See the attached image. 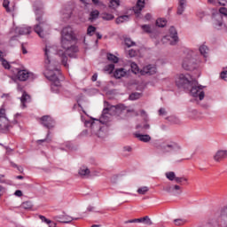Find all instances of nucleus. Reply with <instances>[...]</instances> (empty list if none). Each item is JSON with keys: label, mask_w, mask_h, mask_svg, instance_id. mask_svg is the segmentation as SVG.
<instances>
[{"label": "nucleus", "mask_w": 227, "mask_h": 227, "mask_svg": "<svg viewBox=\"0 0 227 227\" xmlns=\"http://www.w3.org/2000/svg\"><path fill=\"white\" fill-rule=\"evenodd\" d=\"M165 38L169 40L172 39L170 42V45H176L178 43V32H176V28L175 27H170L169 28V35H166Z\"/></svg>", "instance_id": "nucleus-12"}, {"label": "nucleus", "mask_w": 227, "mask_h": 227, "mask_svg": "<svg viewBox=\"0 0 227 227\" xmlns=\"http://www.w3.org/2000/svg\"><path fill=\"white\" fill-rule=\"evenodd\" d=\"M145 19L146 20H152V14H150V13L145 14Z\"/></svg>", "instance_id": "nucleus-62"}, {"label": "nucleus", "mask_w": 227, "mask_h": 227, "mask_svg": "<svg viewBox=\"0 0 227 227\" xmlns=\"http://www.w3.org/2000/svg\"><path fill=\"white\" fill-rule=\"evenodd\" d=\"M105 72H107L108 74H113L114 71V64H109L105 67L104 68Z\"/></svg>", "instance_id": "nucleus-37"}, {"label": "nucleus", "mask_w": 227, "mask_h": 227, "mask_svg": "<svg viewBox=\"0 0 227 227\" xmlns=\"http://www.w3.org/2000/svg\"><path fill=\"white\" fill-rule=\"evenodd\" d=\"M95 211V207L93 206H89L87 207V212H94Z\"/></svg>", "instance_id": "nucleus-59"}, {"label": "nucleus", "mask_w": 227, "mask_h": 227, "mask_svg": "<svg viewBox=\"0 0 227 227\" xmlns=\"http://www.w3.org/2000/svg\"><path fill=\"white\" fill-rule=\"evenodd\" d=\"M141 27H142L143 31H145V33H148V34L152 33V26L142 25Z\"/></svg>", "instance_id": "nucleus-46"}, {"label": "nucleus", "mask_w": 227, "mask_h": 227, "mask_svg": "<svg viewBox=\"0 0 227 227\" xmlns=\"http://www.w3.org/2000/svg\"><path fill=\"white\" fill-rule=\"evenodd\" d=\"M187 0H178L177 15H182L185 12Z\"/></svg>", "instance_id": "nucleus-21"}, {"label": "nucleus", "mask_w": 227, "mask_h": 227, "mask_svg": "<svg viewBox=\"0 0 227 227\" xmlns=\"http://www.w3.org/2000/svg\"><path fill=\"white\" fill-rule=\"evenodd\" d=\"M176 84L178 88L190 90L192 97L199 98V100H203L205 98V91L203 90L205 86L200 85L196 79L191 81L185 75L180 74Z\"/></svg>", "instance_id": "nucleus-2"}, {"label": "nucleus", "mask_w": 227, "mask_h": 227, "mask_svg": "<svg viewBox=\"0 0 227 227\" xmlns=\"http://www.w3.org/2000/svg\"><path fill=\"white\" fill-rule=\"evenodd\" d=\"M34 12L35 14V20L37 22L34 27V31L38 35V36H40V38H45L43 29H45V27H49V24L47 23V19L43 17V9H42V7H37L36 4H35Z\"/></svg>", "instance_id": "nucleus-4"}, {"label": "nucleus", "mask_w": 227, "mask_h": 227, "mask_svg": "<svg viewBox=\"0 0 227 227\" xmlns=\"http://www.w3.org/2000/svg\"><path fill=\"white\" fill-rule=\"evenodd\" d=\"M129 58H136V56H137V51H136L134 49H131L129 51Z\"/></svg>", "instance_id": "nucleus-49"}, {"label": "nucleus", "mask_w": 227, "mask_h": 227, "mask_svg": "<svg viewBox=\"0 0 227 227\" xmlns=\"http://www.w3.org/2000/svg\"><path fill=\"white\" fill-rule=\"evenodd\" d=\"M154 147L157 150H161L163 153H171V152H180L182 150V146L173 141L157 142L154 144Z\"/></svg>", "instance_id": "nucleus-5"}, {"label": "nucleus", "mask_w": 227, "mask_h": 227, "mask_svg": "<svg viewBox=\"0 0 227 227\" xmlns=\"http://www.w3.org/2000/svg\"><path fill=\"white\" fill-rule=\"evenodd\" d=\"M137 129H142L143 130H149L150 124H148V121H146L144 125L143 124H137Z\"/></svg>", "instance_id": "nucleus-42"}, {"label": "nucleus", "mask_w": 227, "mask_h": 227, "mask_svg": "<svg viewBox=\"0 0 227 227\" xmlns=\"http://www.w3.org/2000/svg\"><path fill=\"white\" fill-rule=\"evenodd\" d=\"M129 20H130V15H121L115 20V22L116 24H123V22H129Z\"/></svg>", "instance_id": "nucleus-22"}, {"label": "nucleus", "mask_w": 227, "mask_h": 227, "mask_svg": "<svg viewBox=\"0 0 227 227\" xmlns=\"http://www.w3.org/2000/svg\"><path fill=\"white\" fill-rule=\"evenodd\" d=\"M131 67V72H133V74H139V67H137V64H136L135 62H132L130 64Z\"/></svg>", "instance_id": "nucleus-39"}, {"label": "nucleus", "mask_w": 227, "mask_h": 227, "mask_svg": "<svg viewBox=\"0 0 227 227\" xmlns=\"http://www.w3.org/2000/svg\"><path fill=\"white\" fill-rule=\"evenodd\" d=\"M145 8V0H138L135 7H133V12L136 15H139L143 9Z\"/></svg>", "instance_id": "nucleus-17"}, {"label": "nucleus", "mask_w": 227, "mask_h": 227, "mask_svg": "<svg viewBox=\"0 0 227 227\" xmlns=\"http://www.w3.org/2000/svg\"><path fill=\"white\" fill-rule=\"evenodd\" d=\"M98 15H100V12H98V10L90 12V20H97L98 19Z\"/></svg>", "instance_id": "nucleus-31"}, {"label": "nucleus", "mask_w": 227, "mask_h": 227, "mask_svg": "<svg viewBox=\"0 0 227 227\" xmlns=\"http://www.w3.org/2000/svg\"><path fill=\"white\" fill-rule=\"evenodd\" d=\"M129 223H143L144 224H148V226H152V224H153L152 220L148 216L128 220V221L124 222V224H129Z\"/></svg>", "instance_id": "nucleus-14"}, {"label": "nucleus", "mask_w": 227, "mask_h": 227, "mask_svg": "<svg viewBox=\"0 0 227 227\" xmlns=\"http://www.w3.org/2000/svg\"><path fill=\"white\" fill-rule=\"evenodd\" d=\"M14 195H15V196H18V198H20V197L22 196V191L17 190V191L14 192Z\"/></svg>", "instance_id": "nucleus-58"}, {"label": "nucleus", "mask_w": 227, "mask_h": 227, "mask_svg": "<svg viewBox=\"0 0 227 227\" xmlns=\"http://www.w3.org/2000/svg\"><path fill=\"white\" fill-rule=\"evenodd\" d=\"M185 223H187V220L182 219V218H178V219L174 220V224L176 226H184V224H185Z\"/></svg>", "instance_id": "nucleus-34"}, {"label": "nucleus", "mask_w": 227, "mask_h": 227, "mask_svg": "<svg viewBox=\"0 0 227 227\" xmlns=\"http://www.w3.org/2000/svg\"><path fill=\"white\" fill-rule=\"evenodd\" d=\"M199 51L204 58H208V46L202 44L200 48Z\"/></svg>", "instance_id": "nucleus-23"}, {"label": "nucleus", "mask_w": 227, "mask_h": 227, "mask_svg": "<svg viewBox=\"0 0 227 227\" xmlns=\"http://www.w3.org/2000/svg\"><path fill=\"white\" fill-rule=\"evenodd\" d=\"M223 15L214 14L213 15V26L215 29H221L223 27Z\"/></svg>", "instance_id": "nucleus-15"}, {"label": "nucleus", "mask_w": 227, "mask_h": 227, "mask_svg": "<svg viewBox=\"0 0 227 227\" xmlns=\"http://www.w3.org/2000/svg\"><path fill=\"white\" fill-rule=\"evenodd\" d=\"M50 137H51V131L48 130V133H47V135H46V138L37 140V141H36L37 145H40L41 143H51L52 140L51 139Z\"/></svg>", "instance_id": "nucleus-27"}, {"label": "nucleus", "mask_w": 227, "mask_h": 227, "mask_svg": "<svg viewBox=\"0 0 227 227\" xmlns=\"http://www.w3.org/2000/svg\"><path fill=\"white\" fill-rule=\"evenodd\" d=\"M9 121L6 118V110L4 108L0 109V130L2 132L7 131L9 129Z\"/></svg>", "instance_id": "nucleus-10"}, {"label": "nucleus", "mask_w": 227, "mask_h": 227, "mask_svg": "<svg viewBox=\"0 0 227 227\" xmlns=\"http://www.w3.org/2000/svg\"><path fill=\"white\" fill-rule=\"evenodd\" d=\"M97 34V27H93L92 25H90L87 28V35L89 36H93V34Z\"/></svg>", "instance_id": "nucleus-32"}, {"label": "nucleus", "mask_w": 227, "mask_h": 227, "mask_svg": "<svg viewBox=\"0 0 227 227\" xmlns=\"http://www.w3.org/2000/svg\"><path fill=\"white\" fill-rule=\"evenodd\" d=\"M40 121L41 125L45 127V129H48V130H51V129H54V127H56V121H54V119L49 115H43L41 117Z\"/></svg>", "instance_id": "nucleus-9"}, {"label": "nucleus", "mask_w": 227, "mask_h": 227, "mask_svg": "<svg viewBox=\"0 0 227 227\" xmlns=\"http://www.w3.org/2000/svg\"><path fill=\"white\" fill-rule=\"evenodd\" d=\"M3 6L5 8L6 12H12V9H10V0H4Z\"/></svg>", "instance_id": "nucleus-45"}, {"label": "nucleus", "mask_w": 227, "mask_h": 227, "mask_svg": "<svg viewBox=\"0 0 227 227\" xmlns=\"http://www.w3.org/2000/svg\"><path fill=\"white\" fill-rule=\"evenodd\" d=\"M213 159L215 162H221L222 160H224V159H227V150H218L215 153Z\"/></svg>", "instance_id": "nucleus-16"}, {"label": "nucleus", "mask_w": 227, "mask_h": 227, "mask_svg": "<svg viewBox=\"0 0 227 227\" xmlns=\"http://www.w3.org/2000/svg\"><path fill=\"white\" fill-rule=\"evenodd\" d=\"M20 207L24 208V210H31V208H33V203H31V201H25Z\"/></svg>", "instance_id": "nucleus-28"}, {"label": "nucleus", "mask_w": 227, "mask_h": 227, "mask_svg": "<svg viewBox=\"0 0 227 227\" xmlns=\"http://www.w3.org/2000/svg\"><path fill=\"white\" fill-rule=\"evenodd\" d=\"M134 136H135V137H137V139L138 141H142V143H150V141H152V137H150V135H143L141 133H135Z\"/></svg>", "instance_id": "nucleus-18"}, {"label": "nucleus", "mask_w": 227, "mask_h": 227, "mask_svg": "<svg viewBox=\"0 0 227 227\" xmlns=\"http://www.w3.org/2000/svg\"><path fill=\"white\" fill-rule=\"evenodd\" d=\"M124 43L128 47H134V45H136V43L132 41V39H130L129 37L124 39Z\"/></svg>", "instance_id": "nucleus-36"}, {"label": "nucleus", "mask_w": 227, "mask_h": 227, "mask_svg": "<svg viewBox=\"0 0 227 227\" xmlns=\"http://www.w3.org/2000/svg\"><path fill=\"white\" fill-rule=\"evenodd\" d=\"M122 152L124 155H129L132 152V147L129 145H125L122 148Z\"/></svg>", "instance_id": "nucleus-43"}, {"label": "nucleus", "mask_w": 227, "mask_h": 227, "mask_svg": "<svg viewBox=\"0 0 227 227\" xmlns=\"http://www.w3.org/2000/svg\"><path fill=\"white\" fill-rule=\"evenodd\" d=\"M3 178H4V175H0V184H6V181Z\"/></svg>", "instance_id": "nucleus-61"}, {"label": "nucleus", "mask_w": 227, "mask_h": 227, "mask_svg": "<svg viewBox=\"0 0 227 227\" xmlns=\"http://www.w3.org/2000/svg\"><path fill=\"white\" fill-rule=\"evenodd\" d=\"M174 194H182V187L180 185L176 184L172 186Z\"/></svg>", "instance_id": "nucleus-41"}, {"label": "nucleus", "mask_w": 227, "mask_h": 227, "mask_svg": "<svg viewBox=\"0 0 227 227\" xmlns=\"http://www.w3.org/2000/svg\"><path fill=\"white\" fill-rule=\"evenodd\" d=\"M218 4L221 6H226L227 4V0H217Z\"/></svg>", "instance_id": "nucleus-57"}, {"label": "nucleus", "mask_w": 227, "mask_h": 227, "mask_svg": "<svg viewBox=\"0 0 227 227\" xmlns=\"http://www.w3.org/2000/svg\"><path fill=\"white\" fill-rule=\"evenodd\" d=\"M47 224H49V227H56V223H54L51 220H50V223H48Z\"/></svg>", "instance_id": "nucleus-63"}, {"label": "nucleus", "mask_w": 227, "mask_h": 227, "mask_svg": "<svg viewBox=\"0 0 227 227\" xmlns=\"http://www.w3.org/2000/svg\"><path fill=\"white\" fill-rule=\"evenodd\" d=\"M101 19H103V20H114V15L111 14V13H107V12H103L100 15Z\"/></svg>", "instance_id": "nucleus-26"}, {"label": "nucleus", "mask_w": 227, "mask_h": 227, "mask_svg": "<svg viewBox=\"0 0 227 227\" xmlns=\"http://www.w3.org/2000/svg\"><path fill=\"white\" fill-rule=\"evenodd\" d=\"M159 114H160V116H166V114H167L166 109L160 108Z\"/></svg>", "instance_id": "nucleus-56"}, {"label": "nucleus", "mask_w": 227, "mask_h": 227, "mask_svg": "<svg viewBox=\"0 0 227 227\" xmlns=\"http://www.w3.org/2000/svg\"><path fill=\"white\" fill-rule=\"evenodd\" d=\"M107 59L112 63H118V61H120V59H118V57H116L115 55H113L112 53L107 54Z\"/></svg>", "instance_id": "nucleus-29"}, {"label": "nucleus", "mask_w": 227, "mask_h": 227, "mask_svg": "<svg viewBox=\"0 0 227 227\" xmlns=\"http://www.w3.org/2000/svg\"><path fill=\"white\" fill-rule=\"evenodd\" d=\"M64 19H70L72 17V10L63 11Z\"/></svg>", "instance_id": "nucleus-47"}, {"label": "nucleus", "mask_w": 227, "mask_h": 227, "mask_svg": "<svg viewBox=\"0 0 227 227\" xmlns=\"http://www.w3.org/2000/svg\"><path fill=\"white\" fill-rule=\"evenodd\" d=\"M142 94L139 92H133L129 95V100H139L141 98Z\"/></svg>", "instance_id": "nucleus-30"}, {"label": "nucleus", "mask_w": 227, "mask_h": 227, "mask_svg": "<svg viewBox=\"0 0 227 227\" xmlns=\"http://www.w3.org/2000/svg\"><path fill=\"white\" fill-rule=\"evenodd\" d=\"M174 180H175L176 184H182V182H187V178H185V177L176 176V178Z\"/></svg>", "instance_id": "nucleus-48"}, {"label": "nucleus", "mask_w": 227, "mask_h": 227, "mask_svg": "<svg viewBox=\"0 0 227 227\" xmlns=\"http://www.w3.org/2000/svg\"><path fill=\"white\" fill-rule=\"evenodd\" d=\"M111 109H119L120 111H125V109H127V106H125V105L123 104H119L117 106H112L110 108L106 107L103 110L102 114H101V119H100V123H106V121H107V120H109V117H107V114H109V111H111Z\"/></svg>", "instance_id": "nucleus-7"}, {"label": "nucleus", "mask_w": 227, "mask_h": 227, "mask_svg": "<svg viewBox=\"0 0 227 227\" xmlns=\"http://www.w3.org/2000/svg\"><path fill=\"white\" fill-rule=\"evenodd\" d=\"M215 223L217 227H227V204L218 210Z\"/></svg>", "instance_id": "nucleus-6"}, {"label": "nucleus", "mask_w": 227, "mask_h": 227, "mask_svg": "<svg viewBox=\"0 0 227 227\" xmlns=\"http://www.w3.org/2000/svg\"><path fill=\"white\" fill-rule=\"evenodd\" d=\"M141 74L142 75H155L157 74V67L152 64L145 66L141 70Z\"/></svg>", "instance_id": "nucleus-13"}, {"label": "nucleus", "mask_w": 227, "mask_h": 227, "mask_svg": "<svg viewBox=\"0 0 227 227\" xmlns=\"http://www.w3.org/2000/svg\"><path fill=\"white\" fill-rule=\"evenodd\" d=\"M127 75V71H125V68L121 67L117 68L114 73V77L115 79H121V77H125Z\"/></svg>", "instance_id": "nucleus-19"}, {"label": "nucleus", "mask_w": 227, "mask_h": 227, "mask_svg": "<svg viewBox=\"0 0 227 227\" xmlns=\"http://www.w3.org/2000/svg\"><path fill=\"white\" fill-rule=\"evenodd\" d=\"M16 31L19 32V35H29L31 33V27H22L17 28Z\"/></svg>", "instance_id": "nucleus-24"}, {"label": "nucleus", "mask_w": 227, "mask_h": 227, "mask_svg": "<svg viewBox=\"0 0 227 227\" xmlns=\"http://www.w3.org/2000/svg\"><path fill=\"white\" fill-rule=\"evenodd\" d=\"M109 8L116 10L120 6V0H109Z\"/></svg>", "instance_id": "nucleus-25"}, {"label": "nucleus", "mask_w": 227, "mask_h": 227, "mask_svg": "<svg viewBox=\"0 0 227 227\" xmlns=\"http://www.w3.org/2000/svg\"><path fill=\"white\" fill-rule=\"evenodd\" d=\"M218 14L224 15V17H227V9H226V7L220 8Z\"/></svg>", "instance_id": "nucleus-50"}, {"label": "nucleus", "mask_w": 227, "mask_h": 227, "mask_svg": "<svg viewBox=\"0 0 227 227\" xmlns=\"http://www.w3.org/2000/svg\"><path fill=\"white\" fill-rule=\"evenodd\" d=\"M182 66L184 70L189 71L196 70V68H198V63H196V59L191 57V55H188L186 58L184 59Z\"/></svg>", "instance_id": "nucleus-8"}, {"label": "nucleus", "mask_w": 227, "mask_h": 227, "mask_svg": "<svg viewBox=\"0 0 227 227\" xmlns=\"http://www.w3.org/2000/svg\"><path fill=\"white\" fill-rule=\"evenodd\" d=\"M150 191V189L147 186H143L137 189V192L141 195H145Z\"/></svg>", "instance_id": "nucleus-38"}, {"label": "nucleus", "mask_w": 227, "mask_h": 227, "mask_svg": "<svg viewBox=\"0 0 227 227\" xmlns=\"http://www.w3.org/2000/svg\"><path fill=\"white\" fill-rule=\"evenodd\" d=\"M89 174H90L89 168H80V170H79V175H81V176H86Z\"/></svg>", "instance_id": "nucleus-44"}, {"label": "nucleus", "mask_w": 227, "mask_h": 227, "mask_svg": "<svg viewBox=\"0 0 227 227\" xmlns=\"http://www.w3.org/2000/svg\"><path fill=\"white\" fill-rule=\"evenodd\" d=\"M2 67H4V68H5V70H10V68H12V66H10V62H8V60H6L4 58L2 59Z\"/></svg>", "instance_id": "nucleus-40"}, {"label": "nucleus", "mask_w": 227, "mask_h": 227, "mask_svg": "<svg viewBox=\"0 0 227 227\" xmlns=\"http://www.w3.org/2000/svg\"><path fill=\"white\" fill-rule=\"evenodd\" d=\"M65 219L66 220L62 222L65 224H68V223H72V221H74V218L72 216H68V215H66Z\"/></svg>", "instance_id": "nucleus-51"}, {"label": "nucleus", "mask_w": 227, "mask_h": 227, "mask_svg": "<svg viewBox=\"0 0 227 227\" xmlns=\"http://www.w3.org/2000/svg\"><path fill=\"white\" fill-rule=\"evenodd\" d=\"M20 102H21V106L22 107H26V104H27V102H31V96H29V94H27V92L23 91L22 96L20 98Z\"/></svg>", "instance_id": "nucleus-20"}, {"label": "nucleus", "mask_w": 227, "mask_h": 227, "mask_svg": "<svg viewBox=\"0 0 227 227\" xmlns=\"http://www.w3.org/2000/svg\"><path fill=\"white\" fill-rule=\"evenodd\" d=\"M39 218L41 219V221H43V223H46V224L48 223H51V220L47 219L45 216L43 215H39Z\"/></svg>", "instance_id": "nucleus-55"}, {"label": "nucleus", "mask_w": 227, "mask_h": 227, "mask_svg": "<svg viewBox=\"0 0 227 227\" xmlns=\"http://www.w3.org/2000/svg\"><path fill=\"white\" fill-rule=\"evenodd\" d=\"M73 42H77V35L74 32L72 27H65L61 31V45L63 49L66 50V52L59 50L58 51V56L61 59V63L65 68H68V57L74 58V53L79 51V48L75 45H72ZM73 52V53H70Z\"/></svg>", "instance_id": "nucleus-1"}, {"label": "nucleus", "mask_w": 227, "mask_h": 227, "mask_svg": "<svg viewBox=\"0 0 227 227\" xmlns=\"http://www.w3.org/2000/svg\"><path fill=\"white\" fill-rule=\"evenodd\" d=\"M164 191H166V192L174 194L173 186H167L166 188H164Z\"/></svg>", "instance_id": "nucleus-54"}, {"label": "nucleus", "mask_w": 227, "mask_h": 227, "mask_svg": "<svg viewBox=\"0 0 227 227\" xmlns=\"http://www.w3.org/2000/svg\"><path fill=\"white\" fill-rule=\"evenodd\" d=\"M98 77V74H94L92 75V77H91V82H95L97 81Z\"/></svg>", "instance_id": "nucleus-60"}, {"label": "nucleus", "mask_w": 227, "mask_h": 227, "mask_svg": "<svg viewBox=\"0 0 227 227\" xmlns=\"http://www.w3.org/2000/svg\"><path fill=\"white\" fill-rule=\"evenodd\" d=\"M166 24H168V21L162 18L156 20V26H158V27H164Z\"/></svg>", "instance_id": "nucleus-33"}, {"label": "nucleus", "mask_w": 227, "mask_h": 227, "mask_svg": "<svg viewBox=\"0 0 227 227\" xmlns=\"http://www.w3.org/2000/svg\"><path fill=\"white\" fill-rule=\"evenodd\" d=\"M16 77L19 81H27V79H30V81H33L35 79V74L33 73H29L27 70H20L17 69V74Z\"/></svg>", "instance_id": "nucleus-11"}, {"label": "nucleus", "mask_w": 227, "mask_h": 227, "mask_svg": "<svg viewBox=\"0 0 227 227\" xmlns=\"http://www.w3.org/2000/svg\"><path fill=\"white\" fill-rule=\"evenodd\" d=\"M96 36L98 38V40H102V35L98 32H96Z\"/></svg>", "instance_id": "nucleus-64"}, {"label": "nucleus", "mask_w": 227, "mask_h": 227, "mask_svg": "<svg viewBox=\"0 0 227 227\" xmlns=\"http://www.w3.org/2000/svg\"><path fill=\"white\" fill-rule=\"evenodd\" d=\"M166 177L170 182H173V180H175L176 178V175L175 174V172L170 171V172L166 173Z\"/></svg>", "instance_id": "nucleus-35"}, {"label": "nucleus", "mask_w": 227, "mask_h": 227, "mask_svg": "<svg viewBox=\"0 0 227 227\" xmlns=\"http://www.w3.org/2000/svg\"><path fill=\"white\" fill-rule=\"evenodd\" d=\"M44 56H45V67L47 70L49 71L46 78L49 81H51L54 86H59V77H61V72L58 68V62H55L52 64L51 61V49L46 48L44 50Z\"/></svg>", "instance_id": "nucleus-3"}, {"label": "nucleus", "mask_w": 227, "mask_h": 227, "mask_svg": "<svg viewBox=\"0 0 227 227\" xmlns=\"http://www.w3.org/2000/svg\"><path fill=\"white\" fill-rule=\"evenodd\" d=\"M140 114L141 116H144V121H148V114H146V111L141 110Z\"/></svg>", "instance_id": "nucleus-52"}, {"label": "nucleus", "mask_w": 227, "mask_h": 227, "mask_svg": "<svg viewBox=\"0 0 227 227\" xmlns=\"http://www.w3.org/2000/svg\"><path fill=\"white\" fill-rule=\"evenodd\" d=\"M220 77H221V79H223V81H227V71H223V72L220 74Z\"/></svg>", "instance_id": "nucleus-53"}]
</instances>
